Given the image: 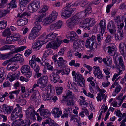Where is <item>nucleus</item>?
Here are the masks:
<instances>
[{"label":"nucleus","mask_w":126,"mask_h":126,"mask_svg":"<svg viewBox=\"0 0 126 126\" xmlns=\"http://www.w3.org/2000/svg\"><path fill=\"white\" fill-rule=\"evenodd\" d=\"M77 76H75V79L76 81L81 80L84 79L83 78L81 74H80L79 72H77L76 74Z\"/></svg>","instance_id":"5fc2aeb1"},{"label":"nucleus","mask_w":126,"mask_h":126,"mask_svg":"<svg viewBox=\"0 0 126 126\" xmlns=\"http://www.w3.org/2000/svg\"><path fill=\"white\" fill-rule=\"evenodd\" d=\"M47 41L42 40H36L32 44V47L35 51H37L40 49L42 45L46 43Z\"/></svg>","instance_id":"0eeeda50"},{"label":"nucleus","mask_w":126,"mask_h":126,"mask_svg":"<svg viewBox=\"0 0 126 126\" xmlns=\"http://www.w3.org/2000/svg\"><path fill=\"white\" fill-rule=\"evenodd\" d=\"M78 17L76 15H75L70 18L75 25L78 24L79 21V20Z\"/></svg>","instance_id":"49530a36"},{"label":"nucleus","mask_w":126,"mask_h":126,"mask_svg":"<svg viewBox=\"0 0 126 126\" xmlns=\"http://www.w3.org/2000/svg\"><path fill=\"white\" fill-rule=\"evenodd\" d=\"M21 35L19 33H13L12 35L14 41H17L21 38Z\"/></svg>","instance_id":"37998d69"},{"label":"nucleus","mask_w":126,"mask_h":126,"mask_svg":"<svg viewBox=\"0 0 126 126\" xmlns=\"http://www.w3.org/2000/svg\"><path fill=\"white\" fill-rule=\"evenodd\" d=\"M86 22L88 23L89 27H91L94 25L96 22L95 19L94 18H86Z\"/></svg>","instance_id":"a878e982"},{"label":"nucleus","mask_w":126,"mask_h":126,"mask_svg":"<svg viewBox=\"0 0 126 126\" xmlns=\"http://www.w3.org/2000/svg\"><path fill=\"white\" fill-rule=\"evenodd\" d=\"M2 107L3 111L7 114H10L13 109V107L12 106H8L5 104H3Z\"/></svg>","instance_id":"412c9836"},{"label":"nucleus","mask_w":126,"mask_h":126,"mask_svg":"<svg viewBox=\"0 0 126 126\" xmlns=\"http://www.w3.org/2000/svg\"><path fill=\"white\" fill-rule=\"evenodd\" d=\"M94 70L93 73L96 77L99 79H102L103 78V75L102 72L100 69L99 66H94L93 67Z\"/></svg>","instance_id":"f8f14e48"},{"label":"nucleus","mask_w":126,"mask_h":126,"mask_svg":"<svg viewBox=\"0 0 126 126\" xmlns=\"http://www.w3.org/2000/svg\"><path fill=\"white\" fill-rule=\"evenodd\" d=\"M35 56L33 55L32 56V59L30 60L29 64L31 68H34L37 65L35 63Z\"/></svg>","instance_id":"7c9ffc66"},{"label":"nucleus","mask_w":126,"mask_h":126,"mask_svg":"<svg viewBox=\"0 0 126 126\" xmlns=\"http://www.w3.org/2000/svg\"><path fill=\"white\" fill-rule=\"evenodd\" d=\"M80 98L81 99H79V104L80 105H87V103L85 101V98L82 96H80Z\"/></svg>","instance_id":"6e6d98bb"},{"label":"nucleus","mask_w":126,"mask_h":126,"mask_svg":"<svg viewBox=\"0 0 126 126\" xmlns=\"http://www.w3.org/2000/svg\"><path fill=\"white\" fill-rule=\"evenodd\" d=\"M56 90L57 95H59L62 93L63 88L62 87H58L56 88Z\"/></svg>","instance_id":"bf43d9fd"},{"label":"nucleus","mask_w":126,"mask_h":126,"mask_svg":"<svg viewBox=\"0 0 126 126\" xmlns=\"http://www.w3.org/2000/svg\"><path fill=\"white\" fill-rule=\"evenodd\" d=\"M56 40V42L52 41L51 42L49 43L47 45L46 48H51L54 49L57 48L62 43V41L61 37L60 36H58L57 37Z\"/></svg>","instance_id":"39448f33"},{"label":"nucleus","mask_w":126,"mask_h":126,"mask_svg":"<svg viewBox=\"0 0 126 126\" xmlns=\"http://www.w3.org/2000/svg\"><path fill=\"white\" fill-rule=\"evenodd\" d=\"M14 59L16 61H19L21 62H23L24 59L21 55L17 54L15 55L14 58Z\"/></svg>","instance_id":"c03bdc74"},{"label":"nucleus","mask_w":126,"mask_h":126,"mask_svg":"<svg viewBox=\"0 0 126 126\" xmlns=\"http://www.w3.org/2000/svg\"><path fill=\"white\" fill-rule=\"evenodd\" d=\"M16 3L17 2L16 0H12L10 2V3H8L7 7H9V8H16L17 7Z\"/></svg>","instance_id":"72a5a7b5"},{"label":"nucleus","mask_w":126,"mask_h":126,"mask_svg":"<svg viewBox=\"0 0 126 126\" xmlns=\"http://www.w3.org/2000/svg\"><path fill=\"white\" fill-rule=\"evenodd\" d=\"M53 21L49 17H47L45 20L43 25H46L49 23H51Z\"/></svg>","instance_id":"8fccbe9b"},{"label":"nucleus","mask_w":126,"mask_h":126,"mask_svg":"<svg viewBox=\"0 0 126 126\" xmlns=\"http://www.w3.org/2000/svg\"><path fill=\"white\" fill-rule=\"evenodd\" d=\"M123 23H121L119 26L120 28L118 29L117 32L115 34V40L117 41H120L123 38L124 36V33L122 31V28L124 26Z\"/></svg>","instance_id":"6e6552de"},{"label":"nucleus","mask_w":126,"mask_h":126,"mask_svg":"<svg viewBox=\"0 0 126 126\" xmlns=\"http://www.w3.org/2000/svg\"><path fill=\"white\" fill-rule=\"evenodd\" d=\"M79 25L81 27L86 30H90V28L88 27V25L86 21V19L85 20H83L80 22Z\"/></svg>","instance_id":"2f4dec72"},{"label":"nucleus","mask_w":126,"mask_h":126,"mask_svg":"<svg viewBox=\"0 0 126 126\" xmlns=\"http://www.w3.org/2000/svg\"><path fill=\"white\" fill-rule=\"evenodd\" d=\"M39 112L41 116L43 118H47L51 115L50 111L47 109L42 110Z\"/></svg>","instance_id":"4be33fe9"},{"label":"nucleus","mask_w":126,"mask_h":126,"mask_svg":"<svg viewBox=\"0 0 126 126\" xmlns=\"http://www.w3.org/2000/svg\"><path fill=\"white\" fill-rule=\"evenodd\" d=\"M6 40L7 42L6 44H10L11 42L14 41L13 38L12 37V35L11 36L7 37L6 38Z\"/></svg>","instance_id":"338daca9"},{"label":"nucleus","mask_w":126,"mask_h":126,"mask_svg":"<svg viewBox=\"0 0 126 126\" xmlns=\"http://www.w3.org/2000/svg\"><path fill=\"white\" fill-rule=\"evenodd\" d=\"M32 49H29L25 51L24 53V55L26 57H27L32 53Z\"/></svg>","instance_id":"69168bd1"},{"label":"nucleus","mask_w":126,"mask_h":126,"mask_svg":"<svg viewBox=\"0 0 126 126\" xmlns=\"http://www.w3.org/2000/svg\"><path fill=\"white\" fill-rule=\"evenodd\" d=\"M114 22L111 21H110L108 25V29H115L116 26H118L117 28H119L120 24L121 23H122L123 22L120 20V16H117L114 17Z\"/></svg>","instance_id":"20e7f679"},{"label":"nucleus","mask_w":126,"mask_h":126,"mask_svg":"<svg viewBox=\"0 0 126 126\" xmlns=\"http://www.w3.org/2000/svg\"><path fill=\"white\" fill-rule=\"evenodd\" d=\"M70 109L69 107L65 108L64 110V114L61 116V118H63L64 117H67L68 116V114H70L71 111L70 110Z\"/></svg>","instance_id":"c85d7f7f"},{"label":"nucleus","mask_w":126,"mask_h":126,"mask_svg":"<svg viewBox=\"0 0 126 126\" xmlns=\"http://www.w3.org/2000/svg\"><path fill=\"white\" fill-rule=\"evenodd\" d=\"M108 49V52L110 55L113 56L116 54V53L115 51L110 46H109L106 47Z\"/></svg>","instance_id":"79ce46f5"},{"label":"nucleus","mask_w":126,"mask_h":126,"mask_svg":"<svg viewBox=\"0 0 126 126\" xmlns=\"http://www.w3.org/2000/svg\"><path fill=\"white\" fill-rule=\"evenodd\" d=\"M60 73H61L63 75L65 74L68 75L70 72V69L69 68H66L64 67H63L62 69L60 70Z\"/></svg>","instance_id":"ea45409f"},{"label":"nucleus","mask_w":126,"mask_h":126,"mask_svg":"<svg viewBox=\"0 0 126 126\" xmlns=\"http://www.w3.org/2000/svg\"><path fill=\"white\" fill-rule=\"evenodd\" d=\"M78 85L82 87H84L85 86V82L84 79L79 80L77 81Z\"/></svg>","instance_id":"e2e57ef3"},{"label":"nucleus","mask_w":126,"mask_h":126,"mask_svg":"<svg viewBox=\"0 0 126 126\" xmlns=\"http://www.w3.org/2000/svg\"><path fill=\"white\" fill-rule=\"evenodd\" d=\"M11 34V32L9 28H7L4 30L2 33V35L4 37L8 36Z\"/></svg>","instance_id":"58836bf2"},{"label":"nucleus","mask_w":126,"mask_h":126,"mask_svg":"<svg viewBox=\"0 0 126 126\" xmlns=\"http://www.w3.org/2000/svg\"><path fill=\"white\" fill-rule=\"evenodd\" d=\"M78 117V116L73 115H72L71 116L70 121H73L74 122H79V120L77 118V117Z\"/></svg>","instance_id":"13d9d810"},{"label":"nucleus","mask_w":126,"mask_h":126,"mask_svg":"<svg viewBox=\"0 0 126 126\" xmlns=\"http://www.w3.org/2000/svg\"><path fill=\"white\" fill-rule=\"evenodd\" d=\"M99 32L101 35L103 36L106 27V25L105 20H101L99 23Z\"/></svg>","instance_id":"a211bd4d"},{"label":"nucleus","mask_w":126,"mask_h":126,"mask_svg":"<svg viewBox=\"0 0 126 126\" xmlns=\"http://www.w3.org/2000/svg\"><path fill=\"white\" fill-rule=\"evenodd\" d=\"M58 59L59 60L57 61V63L59 66H62L66 62L62 57H59Z\"/></svg>","instance_id":"4c0bfd02"},{"label":"nucleus","mask_w":126,"mask_h":126,"mask_svg":"<svg viewBox=\"0 0 126 126\" xmlns=\"http://www.w3.org/2000/svg\"><path fill=\"white\" fill-rule=\"evenodd\" d=\"M95 38V36L93 35L87 39L85 44L87 48L91 49L93 48L94 43L96 42Z\"/></svg>","instance_id":"1a4fd4ad"},{"label":"nucleus","mask_w":126,"mask_h":126,"mask_svg":"<svg viewBox=\"0 0 126 126\" xmlns=\"http://www.w3.org/2000/svg\"><path fill=\"white\" fill-rule=\"evenodd\" d=\"M117 71L120 73H123V71L125 69V66L124 64H119L116 67Z\"/></svg>","instance_id":"f704fd0d"},{"label":"nucleus","mask_w":126,"mask_h":126,"mask_svg":"<svg viewBox=\"0 0 126 126\" xmlns=\"http://www.w3.org/2000/svg\"><path fill=\"white\" fill-rule=\"evenodd\" d=\"M52 113L54 114V117L55 118H59L62 113L61 110H60L59 108H55L52 110Z\"/></svg>","instance_id":"5701e85b"},{"label":"nucleus","mask_w":126,"mask_h":126,"mask_svg":"<svg viewBox=\"0 0 126 126\" xmlns=\"http://www.w3.org/2000/svg\"><path fill=\"white\" fill-rule=\"evenodd\" d=\"M19 4L21 9L24 10V7H26L27 5L29 3L30 0H19Z\"/></svg>","instance_id":"cd10ccee"},{"label":"nucleus","mask_w":126,"mask_h":126,"mask_svg":"<svg viewBox=\"0 0 126 126\" xmlns=\"http://www.w3.org/2000/svg\"><path fill=\"white\" fill-rule=\"evenodd\" d=\"M58 34L55 33L51 32L47 35L46 37L45 40L48 41H52L56 42V38L58 36Z\"/></svg>","instance_id":"4468645a"},{"label":"nucleus","mask_w":126,"mask_h":126,"mask_svg":"<svg viewBox=\"0 0 126 126\" xmlns=\"http://www.w3.org/2000/svg\"><path fill=\"white\" fill-rule=\"evenodd\" d=\"M30 67L27 65H25L22 66L21 68V71L22 73H26L30 71Z\"/></svg>","instance_id":"473e14b6"},{"label":"nucleus","mask_w":126,"mask_h":126,"mask_svg":"<svg viewBox=\"0 0 126 126\" xmlns=\"http://www.w3.org/2000/svg\"><path fill=\"white\" fill-rule=\"evenodd\" d=\"M83 92L84 94H85L86 96H88L91 98H92L93 99L94 98V95L93 94H91L90 92L87 93L85 90L84 89L83 90Z\"/></svg>","instance_id":"680f3d73"},{"label":"nucleus","mask_w":126,"mask_h":126,"mask_svg":"<svg viewBox=\"0 0 126 126\" xmlns=\"http://www.w3.org/2000/svg\"><path fill=\"white\" fill-rule=\"evenodd\" d=\"M28 22L27 19L24 18L18 20L17 21V25L19 26H23L26 24Z\"/></svg>","instance_id":"bb28decb"},{"label":"nucleus","mask_w":126,"mask_h":126,"mask_svg":"<svg viewBox=\"0 0 126 126\" xmlns=\"http://www.w3.org/2000/svg\"><path fill=\"white\" fill-rule=\"evenodd\" d=\"M0 25V29H4L6 27L7 24V22L6 21H1Z\"/></svg>","instance_id":"052dcab7"},{"label":"nucleus","mask_w":126,"mask_h":126,"mask_svg":"<svg viewBox=\"0 0 126 126\" xmlns=\"http://www.w3.org/2000/svg\"><path fill=\"white\" fill-rule=\"evenodd\" d=\"M66 24L67 27L70 28H72L75 25L70 18L66 22Z\"/></svg>","instance_id":"e433bc0d"},{"label":"nucleus","mask_w":126,"mask_h":126,"mask_svg":"<svg viewBox=\"0 0 126 126\" xmlns=\"http://www.w3.org/2000/svg\"><path fill=\"white\" fill-rule=\"evenodd\" d=\"M37 32H35L32 30L28 36L29 39L31 40L35 39L37 36Z\"/></svg>","instance_id":"393cba45"},{"label":"nucleus","mask_w":126,"mask_h":126,"mask_svg":"<svg viewBox=\"0 0 126 126\" xmlns=\"http://www.w3.org/2000/svg\"><path fill=\"white\" fill-rule=\"evenodd\" d=\"M40 23L38 22H35L34 24V27L32 30L35 32H37V33H38V32L41 30L42 28Z\"/></svg>","instance_id":"b1692460"},{"label":"nucleus","mask_w":126,"mask_h":126,"mask_svg":"<svg viewBox=\"0 0 126 126\" xmlns=\"http://www.w3.org/2000/svg\"><path fill=\"white\" fill-rule=\"evenodd\" d=\"M20 72L18 71H16L15 72V73L11 75L10 74H9L7 77L9 79V80L11 81H12L16 79V77L17 78H18L19 76Z\"/></svg>","instance_id":"aec40b11"},{"label":"nucleus","mask_w":126,"mask_h":126,"mask_svg":"<svg viewBox=\"0 0 126 126\" xmlns=\"http://www.w3.org/2000/svg\"><path fill=\"white\" fill-rule=\"evenodd\" d=\"M7 10H5L4 11V13H3L1 10H0V17H1L4 16L8 13H9L10 10L9 7H8Z\"/></svg>","instance_id":"603ef678"},{"label":"nucleus","mask_w":126,"mask_h":126,"mask_svg":"<svg viewBox=\"0 0 126 126\" xmlns=\"http://www.w3.org/2000/svg\"><path fill=\"white\" fill-rule=\"evenodd\" d=\"M48 9V7L46 5H43L42 8L39 11V13L46 16V12L47 11Z\"/></svg>","instance_id":"c9c22d12"},{"label":"nucleus","mask_w":126,"mask_h":126,"mask_svg":"<svg viewBox=\"0 0 126 126\" xmlns=\"http://www.w3.org/2000/svg\"><path fill=\"white\" fill-rule=\"evenodd\" d=\"M16 107L13 110L11 114V120H14L17 118H21L23 116L21 113L22 108L19 105L17 104Z\"/></svg>","instance_id":"f03ea898"},{"label":"nucleus","mask_w":126,"mask_h":126,"mask_svg":"<svg viewBox=\"0 0 126 126\" xmlns=\"http://www.w3.org/2000/svg\"><path fill=\"white\" fill-rule=\"evenodd\" d=\"M48 79V77L47 76L45 75L41 77L37 81V83L40 84L45 91L47 90L46 89V87L47 85Z\"/></svg>","instance_id":"9b49d317"},{"label":"nucleus","mask_w":126,"mask_h":126,"mask_svg":"<svg viewBox=\"0 0 126 126\" xmlns=\"http://www.w3.org/2000/svg\"><path fill=\"white\" fill-rule=\"evenodd\" d=\"M37 86L39 87L42 90V91L40 92V93L42 94L43 99L45 101H48L51 100L52 97L48 94V91L45 90V91L44 89H43V88L42 87L40 84L38 83H37V84L35 83L32 89H31L30 91V93H32L33 90H37L36 89Z\"/></svg>","instance_id":"f257e3e1"},{"label":"nucleus","mask_w":126,"mask_h":126,"mask_svg":"<svg viewBox=\"0 0 126 126\" xmlns=\"http://www.w3.org/2000/svg\"><path fill=\"white\" fill-rule=\"evenodd\" d=\"M34 112V110L33 107L32 106L31 107H29L26 112V114L27 115V117L32 119H34L35 114Z\"/></svg>","instance_id":"f3484780"},{"label":"nucleus","mask_w":126,"mask_h":126,"mask_svg":"<svg viewBox=\"0 0 126 126\" xmlns=\"http://www.w3.org/2000/svg\"><path fill=\"white\" fill-rule=\"evenodd\" d=\"M63 24L61 20H59L56 23L51 24L49 27V31H52L54 30L60 29Z\"/></svg>","instance_id":"2eb2a0df"},{"label":"nucleus","mask_w":126,"mask_h":126,"mask_svg":"<svg viewBox=\"0 0 126 126\" xmlns=\"http://www.w3.org/2000/svg\"><path fill=\"white\" fill-rule=\"evenodd\" d=\"M76 8H74L64 10L62 13L61 16L63 18H67L70 16L73 13L76 12Z\"/></svg>","instance_id":"9d476101"},{"label":"nucleus","mask_w":126,"mask_h":126,"mask_svg":"<svg viewBox=\"0 0 126 126\" xmlns=\"http://www.w3.org/2000/svg\"><path fill=\"white\" fill-rule=\"evenodd\" d=\"M63 99L61 101L62 103H64V102H66L67 106H73L74 105V103L71 98H68L66 96H63Z\"/></svg>","instance_id":"6ab92c4d"},{"label":"nucleus","mask_w":126,"mask_h":126,"mask_svg":"<svg viewBox=\"0 0 126 126\" xmlns=\"http://www.w3.org/2000/svg\"><path fill=\"white\" fill-rule=\"evenodd\" d=\"M4 73L3 69H0V83H1L5 79V77L3 75Z\"/></svg>","instance_id":"864d4df0"},{"label":"nucleus","mask_w":126,"mask_h":126,"mask_svg":"<svg viewBox=\"0 0 126 126\" xmlns=\"http://www.w3.org/2000/svg\"><path fill=\"white\" fill-rule=\"evenodd\" d=\"M86 14L83 11H82L79 13H77L76 15L78 17V18L79 19L84 17H85V16Z\"/></svg>","instance_id":"de8ad7c7"},{"label":"nucleus","mask_w":126,"mask_h":126,"mask_svg":"<svg viewBox=\"0 0 126 126\" xmlns=\"http://www.w3.org/2000/svg\"><path fill=\"white\" fill-rule=\"evenodd\" d=\"M68 39L71 42H73L77 40L78 38V36L76 33L74 31H71L67 36Z\"/></svg>","instance_id":"dca6fc26"},{"label":"nucleus","mask_w":126,"mask_h":126,"mask_svg":"<svg viewBox=\"0 0 126 126\" xmlns=\"http://www.w3.org/2000/svg\"><path fill=\"white\" fill-rule=\"evenodd\" d=\"M94 78L92 77H90L88 78L87 79V81L90 82V84L92 86V87L94 88L95 86V84L93 81L94 80Z\"/></svg>","instance_id":"3c124183"},{"label":"nucleus","mask_w":126,"mask_h":126,"mask_svg":"<svg viewBox=\"0 0 126 126\" xmlns=\"http://www.w3.org/2000/svg\"><path fill=\"white\" fill-rule=\"evenodd\" d=\"M21 123L24 126H29L30 125L31 122L29 120H25L21 122Z\"/></svg>","instance_id":"4d7b16f0"},{"label":"nucleus","mask_w":126,"mask_h":126,"mask_svg":"<svg viewBox=\"0 0 126 126\" xmlns=\"http://www.w3.org/2000/svg\"><path fill=\"white\" fill-rule=\"evenodd\" d=\"M60 73V70L57 69L52 71V75H49L50 80L52 83H54L59 81L60 77L58 75Z\"/></svg>","instance_id":"423d86ee"},{"label":"nucleus","mask_w":126,"mask_h":126,"mask_svg":"<svg viewBox=\"0 0 126 126\" xmlns=\"http://www.w3.org/2000/svg\"><path fill=\"white\" fill-rule=\"evenodd\" d=\"M40 2L38 0H35L32 1L28 6V11L30 12H36L39 8Z\"/></svg>","instance_id":"7ed1b4c3"},{"label":"nucleus","mask_w":126,"mask_h":126,"mask_svg":"<svg viewBox=\"0 0 126 126\" xmlns=\"http://www.w3.org/2000/svg\"><path fill=\"white\" fill-rule=\"evenodd\" d=\"M122 89V87L119 85H117L115 88L114 91L112 93V96H115L120 92Z\"/></svg>","instance_id":"a19ab883"},{"label":"nucleus","mask_w":126,"mask_h":126,"mask_svg":"<svg viewBox=\"0 0 126 126\" xmlns=\"http://www.w3.org/2000/svg\"><path fill=\"white\" fill-rule=\"evenodd\" d=\"M45 16H44L42 14L40 15L39 16H38L35 22H39V23H41L42 22V18L43 17H45Z\"/></svg>","instance_id":"0e129e2a"},{"label":"nucleus","mask_w":126,"mask_h":126,"mask_svg":"<svg viewBox=\"0 0 126 126\" xmlns=\"http://www.w3.org/2000/svg\"><path fill=\"white\" fill-rule=\"evenodd\" d=\"M26 46H23L17 47L15 49L14 52H15V53H17L23 51L25 49H26Z\"/></svg>","instance_id":"09e8293b"},{"label":"nucleus","mask_w":126,"mask_h":126,"mask_svg":"<svg viewBox=\"0 0 126 126\" xmlns=\"http://www.w3.org/2000/svg\"><path fill=\"white\" fill-rule=\"evenodd\" d=\"M119 50L125 59L126 57V41L121 43L119 45Z\"/></svg>","instance_id":"ddd939ff"},{"label":"nucleus","mask_w":126,"mask_h":126,"mask_svg":"<svg viewBox=\"0 0 126 126\" xmlns=\"http://www.w3.org/2000/svg\"><path fill=\"white\" fill-rule=\"evenodd\" d=\"M97 96L96 98L98 101H100L101 100L104 98L103 101H106L107 97L106 95H105V94L101 93H98Z\"/></svg>","instance_id":"c756f323"},{"label":"nucleus","mask_w":126,"mask_h":126,"mask_svg":"<svg viewBox=\"0 0 126 126\" xmlns=\"http://www.w3.org/2000/svg\"><path fill=\"white\" fill-rule=\"evenodd\" d=\"M11 46L6 45L3 46L0 48V50H4L10 49Z\"/></svg>","instance_id":"774afa93"},{"label":"nucleus","mask_w":126,"mask_h":126,"mask_svg":"<svg viewBox=\"0 0 126 126\" xmlns=\"http://www.w3.org/2000/svg\"><path fill=\"white\" fill-rule=\"evenodd\" d=\"M58 16V14L56 11H53L52 12L51 14L49 16V17L53 21L54 20L57 18Z\"/></svg>","instance_id":"a18cd8bd"}]
</instances>
